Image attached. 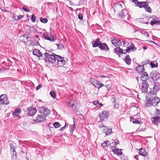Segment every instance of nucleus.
<instances>
[{
    "label": "nucleus",
    "instance_id": "obj_1",
    "mask_svg": "<svg viewBox=\"0 0 160 160\" xmlns=\"http://www.w3.org/2000/svg\"><path fill=\"white\" fill-rule=\"evenodd\" d=\"M160 105V98L157 97L149 98L145 103V105L149 107L153 106L155 108Z\"/></svg>",
    "mask_w": 160,
    "mask_h": 160
},
{
    "label": "nucleus",
    "instance_id": "obj_2",
    "mask_svg": "<svg viewBox=\"0 0 160 160\" xmlns=\"http://www.w3.org/2000/svg\"><path fill=\"white\" fill-rule=\"evenodd\" d=\"M54 54L53 55L49 54L47 52L43 54V57H45L44 59L45 62L48 61L51 63H53L56 61V56Z\"/></svg>",
    "mask_w": 160,
    "mask_h": 160
},
{
    "label": "nucleus",
    "instance_id": "obj_3",
    "mask_svg": "<svg viewBox=\"0 0 160 160\" xmlns=\"http://www.w3.org/2000/svg\"><path fill=\"white\" fill-rule=\"evenodd\" d=\"M56 56L57 64L56 66L57 67L63 66L65 64L66 62L64 59V58L60 56L54 54Z\"/></svg>",
    "mask_w": 160,
    "mask_h": 160
},
{
    "label": "nucleus",
    "instance_id": "obj_4",
    "mask_svg": "<svg viewBox=\"0 0 160 160\" xmlns=\"http://www.w3.org/2000/svg\"><path fill=\"white\" fill-rule=\"evenodd\" d=\"M146 2H138L137 5H136V6L139 7L140 8H144L145 10L148 12H151V9L148 6V5L146 4Z\"/></svg>",
    "mask_w": 160,
    "mask_h": 160
},
{
    "label": "nucleus",
    "instance_id": "obj_5",
    "mask_svg": "<svg viewBox=\"0 0 160 160\" xmlns=\"http://www.w3.org/2000/svg\"><path fill=\"white\" fill-rule=\"evenodd\" d=\"M39 111L41 113L44 114L45 117L49 115L51 113L50 110L43 107L39 108Z\"/></svg>",
    "mask_w": 160,
    "mask_h": 160
},
{
    "label": "nucleus",
    "instance_id": "obj_6",
    "mask_svg": "<svg viewBox=\"0 0 160 160\" xmlns=\"http://www.w3.org/2000/svg\"><path fill=\"white\" fill-rule=\"evenodd\" d=\"M0 102L1 104H9V102L6 95L2 94L1 96Z\"/></svg>",
    "mask_w": 160,
    "mask_h": 160
},
{
    "label": "nucleus",
    "instance_id": "obj_7",
    "mask_svg": "<svg viewBox=\"0 0 160 160\" xmlns=\"http://www.w3.org/2000/svg\"><path fill=\"white\" fill-rule=\"evenodd\" d=\"M27 110L28 115L30 116L34 115L37 112L36 109L35 108L32 107L28 108Z\"/></svg>",
    "mask_w": 160,
    "mask_h": 160
},
{
    "label": "nucleus",
    "instance_id": "obj_8",
    "mask_svg": "<svg viewBox=\"0 0 160 160\" xmlns=\"http://www.w3.org/2000/svg\"><path fill=\"white\" fill-rule=\"evenodd\" d=\"M128 11L126 9H122L120 12H119L118 15V17L119 18H124L125 17L127 16L128 14Z\"/></svg>",
    "mask_w": 160,
    "mask_h": 160
},
{
    "label": "nucleus",
    "instance_id": "obj_9",
    "mask_svg": "<svg viewBox=\"0 0 160 160\" xmlns=\"http://www.w3.org/2000/svg\"><path fill=\"white\" fill-rule=\"evenodd\" d=\"M148 82H143L142 83L141 89L142 92H146L148 91Z\"/></svg>",
    "mask_w": 160,
    "mask_h": 160
},
{
    "label": "nucleus",
    "instance_id": "obj_10",
    "mask_svg": "<svg viewBox=\"0 0 160 160\" xmlns=\"http://www.w3.org/2000/svg\"><path fill=\"white\" fill-rule=\"evenodd\" d=\"M46 119L45 116L43 115H38L34 120V121L36 122H41L45 121Z\"/></svg>",
    "mask_w": 160,
    "mask_h": 160
},
{
    "label": "nucleus",
    "instance_id": "obj_11",
    "mask_svg": "<svg viewBox=\"0 0 160 160\" xmlns=\"http://www.w3.org/2000/svg\"><path fill=\"white\" fill-rule=\"evenodd\" d=\"M77 103L74 100H72L68 102V105L74 110H76V105Z\"/></svg>",
    "mask_w": 160,
    "mask_h": 160
},
{
    "label": "nucleus",
    "instance_id": "obj_12",
    "mask_svg": "<svg viewBox=\"0 0 160 160\" xmlns=\"http://www.w3.org/2000/svg\"><path fill=\"white\" fill-rule=\"evenodd\" d=\"M108 112L107 111H104L99 114V117L101 118V120H103L104 119L108 117Z\"/></svg>",
    "mask_w": 160,
    "mask_h": 160
},
{
    "label": "nucleus",
    "instance_id": "obj_13",
    "mask_svg": "<svg viewBox=\"0 0 160 160\" xmlns=\"http://www.w3.org/2000/svg\"><path fill=\"white\" fill-rule=\"evenodd\" d=\"M141 80L143 82H146L149 78V76L146 72H144L140 78Z\"/></svg>",
    "mask_w": 160,
    "mask_h": 160
},
{
    "label": "nucleus",
    "instance_id": "obj_14",
    "mask_svg": "<svg viewBox=\"0 0 160 160\" xmlns=\"http://www.w3.org/2000/svg\"><path fill=\"white\" fill-rule=\"evenodd\" d=\"M99 48L101 50H104L108 51L109 48L107 45L105 43H102L101 42V44H99Z\"/></svg>",
    "mask_w": 160,
    "mask_h": 160
},
{
    "label": "nucleus",
    "instance_id": "obj_15",
    "mask_svg": "<svg viewBox=\"0 0 160 160\" xmlns=\"http://www.w3.org/2000/svg\"><path fill=\"white\" fill-rule=\"evenodd\" d=\"M152 73V78L153 80L156 81L160 78V75L158 72L156 71L153 72Z\"/></svg>",
    "mask_w": 160,
    "mask_h": 160
},
{
    "label": "nucleus",
    "instance_id": "obj_16",
    "mask_svg": "<svg viewBox=\"0 0 160 160\" xmlns=\"http://www.w3.org/2000/svg\"><path fill=\"white\" fill-rule=\"evenodd\" d=\"M112 149L114 153L116 154L119 156L121 155L122 154V152H121L122 149H118L115 148L114 147H112Z\"/></svg>",
    "mask_w": 160,
    "mask_h": 160
},
{
    "label": "nucleus",
    "instance_id": "obj_17",
    "mask_svg": "<svg viewBox=\"0 0 160 160\" xmlns=\"http://www.w3.org/2000/svg\"><path fill=\"white\" fill-rule=\"evenodd\" d=\"M33 53L34 55H36L38 57H40L42 56V53L40 51L37 49H34L33 51Z\"/></svg>",
    "mask_w": 160,
    "mask_h": 160
},
{
    "label": "nucleus",
    "instance_id": "obj_18",
    "mask_svg": "<svg viewBox=\"0 0 160 160\" xmlns=\"http://www.w3.org/2000/svg\"><path fill=\"white\" fill-rule=\"evenodd\" d=\"M102 132L105 133V135L107 136L111 134L112 132V129H109L105 127L102 130Z\"/></svg>",
    "mask_w": 160,
    "mask_h": 160
},
{
    "label": "nucleus",
    "instance_id": "obj_19",
    "mask_svg": "<svg viewBox=\"0 0 160 160\" xmlns=\"http://www.w3.org/2000/svg\"><path fill=\"white\" fill-rule=\"evenodd\" d=\"M153 120L152 123L156 125H158V123L160 122V117L159 116H156L152 117Z\"/></svg>",
    "mask_w": 160,
    "mask_h": 160
},
{
    "label": "nucleus",
    "instance_id": "obj_20",
    "mask_svg": "<svg viewBox=\"0 0 160 160\" xmlns=\"http://www.w3.org/2000/svg\"><path fill=\"white\" fill-rule=\"evenodd\" d=\"M160 89V84L158 82H156L153 88V91L157 92Z\"/></svg>",
    "mask_w": 160,
    "mask_h": 160
},
{
    "label": "nucleus",
    "instance_id": "obj_21",
    "mask_svg": "<svg viewBox=\"0 0 160 160\" xmlns=\"http://www.w3.org/2000/svg\"><path fill=\"white\" fill-rule=\"evenodd\" d=\"M139 153L140 155H142L143 156H146L147 155V152L145 149L142 148L140 149Z\"/></svg>",
    "mask_w": 160,
    "mask_h": 160
},
{
    "label": "nucleus",
    "instance_id": "obj_22",
    "mask_svg": "<svg viewBox=\"0 0 160 160\" xmlns=\"http://www.w3.org/2000/svg\"><path fill=\"white\" fill-rule=\"evenodd\" d=\"M136 70L138 73L143 72L144 70V65H139L136 68Z\"/></svg>",
    "mask_w": 160,
    "mask_h": 160
},
{
    "label": "nucleus",
    "instance_id": "obj_23",
    "mask_svg": "<svg viewBox=\"0 0 160 160\" xmlns=\"http://www.w3.org/2000/svg\"><path fill=\"white\" fill-rule=\"evenodd\" d=\"M100 44H101V41L99 40V39H97L95 41L92 43V46L94 48L97 47H99Z\"/></svg>",
    "mask_w": 160,
    "mask_h": 160
},
{
    "label": "nucleus",
    "instance_id": "obj_24",
    "mask_svg": "<svg viewBox=\"0 0 160 160\" xmlns=\"http://www.w3.org/2000/svg\"><path fill=\"white\" fill-rule=\"evenodd\" d=\"M124 61L127 64L130 65L131 64V59L130 58L129 55H126L124 58Z\"/></svg>",
    "mask_w": 160,
    "mask_h": 160
},
{
    "label": "nucleus",
    "instance_id": "obj_25",
    "mask_svg": "<svg viewBox=\"0 0 160 160\" xmlns=\"http://www.w3.org/2000/svg\"><path fill=\"white\" fill-rule=\"evenodd\" d=\"M21 109L20 108H16L12 113V115L14 117H18L19 114L20 113Z\"/></svg>",
    "mask_w": 160,
    "mask_h": 160
},
{
    "label": "nucleus",
    "instance_id": "obj_26",
    "mask_svg": "<svg viewBox=\"0 0 160 160\" xmlns=\"http://www.w3.org/2000/svg\"><path fill=\"white\" fill-rule=\"evenodd\" d=\"M28 37L27 34H25L20 36L19 38V40L23 42H26V40L28 39Z\"/></svg>",
    "mask_w": 160,
    "mask_h": 160
},
{
    "label": "nucleus",
    "instance_id": "obj_27",
    "mask_svg": "<svg viewBox=\"0 0 160 160\" xmlns=\"http://www.w3.org/2000/svg\"><path fill=\"white\" fill-rule=\"evenodd\" d=\"M98 81H97L95 79H93L92 78H90V82L95 87L96 86L98 82Z\"/></svg>",
    "mask_w": 160,
    "mask_h": 160
},
{
    "label": "nucleus",
    "instance_id": "obj_28",
    "mask_svg": "<svg viewBox=\"0 0 160 160\" xmlns=\"http://www.w3.org/2000/svg\"><path fill=\"white\" fill-rule=\"evenodd\" d=\"M130 121L131 122H132L133 123L135 124H140V121L137 120V119L134 118H131L130 119Z\"/></svg>",
    "mask_w": 160,
    "mask_h": 160
},
{
    "label": "nucleus",
    "instance_id": "obj_29",
    "mask_svg": "<svg viewBox=\"0 0 160 160\" xmlns=\"http://www.w3.org/2000/svg\"><path fill=\"white\" fill-rule=\"evenodd\" d=\"M98 82L97 84L96 87L98 88V89H99L102 87L104 86V84L102 83H101L100 81H98Z\"/></svg>",
    "mask_w": 160,
    "mask_h": 160
},
{
    "label": "nucleus",
    "instance_id": "obj_30",
    "mask_svg": "<svg viewBox=\"0 0 160 160\" xmlns=\"http://www.w3.org/2000/svg\"><path fill=\"white\" fill-rule=\"evenodd\" d=\"M160 22V21L159 20H157L155 19H153L151 21L150 24H151V25L152 26L155 24L158 23H159Z\"/></svg>",
    "mask_w": 160,
    "mask_h": 160
},
{
    "label": "nucleus",
    "instance_id": "obj_31",
    "mask_svg": "<svg viewBox=\"0 0 160 160\" xmlns=\"http://www.w3.org/2000/svg\"><path fill=\"white\" fill-rule=\"evenodd\" d=\"M56 39V38L54 37L53 35H50L48 40L52 42H54Z\"/></svg>",
    "mask_w": 160,
    "mask_h": 160
},
{
    "label": "nucleus",
    "instance_id": "obj_32",
    "mask_svg": "<svg viewBox=\"0 0 160 160\" xmlns=\"http://www.w3.org/2000/svg\"><path fill=\"white\" fill-rule=\"evenodd\" d=\"M118 40H116V39H113L112 41V44L114 45L115 46H116L117 45V43L118 42Z\"/></svg>",
    "mask_w": 160,
    "mask_h": 160
},
{
    "label": "nucleus",
    "instance_id": "obj_33",
    "mask_svg": "<svg viewBox=\"0 0 160 160\" xmlns=\"http://www.w3.org/2000/svg\"><path fill=\"white\" fill-rule=\"evenodd\" d=\"M43 36L46 39H48V37H50V35L49 34V33L48 32H46L43 33Z\"/></svg>",
    "mask_w": 160,
    "mask_h": 160
},
{
    "label": "nucleus",
    "instance_id": "obj_34",
    "mask_svg": "<svg viewBox=\"0 0 160 160\" xmlns=\"http://www.w3.org/2000/svg\"><path fill=\"white\" fill-rule=\"evenodd\" d=\"M140 32L142 34L144 35V36H147V37H148L149 36V35L148 32L144 30H141Z\"/></svg>",
    "mask_w": 160,
    "mask_h": 160
},
{
    "label": "nucleus",
    "instance_id": "obj_35",
    "mask_svg": "<svg viewBox=\"0 0 160 160\" xmlns=\"http://www.w3.org/2000/svg\"><path fill=\"white\" fill-rule=\"evenodd\" d=\"M40 21L43 23H46L47 22L48 20L47 18H40Z\"/></svg>",
    "mask_w": 160,
    "mask_h": 160
},
{
    "label": "nucleus",
    "instance_id": "obj_36",
    "mask_svg": "<svg viewBox=\"0 0 160 160\" xmlns=\"http://www.w3.org/2000/svg\"><path fill=\"white\" fill-rule=\"evenodd\" d=\"M56 45L57 46L58 48L60 50H62L64 48V46L63 44H57Z\"/></svg>",
    "mask_w": 160,
    "mask_h": 160
},
{
    "label": "nucleus",
    "instance_id": "obj_37",
    "mask_svg": "<svg viewBox=\"0 0 160 160\" xmlns=\"http://www.w3.org/2000/svg\"><path fill=\"white\" fill-rule=\"evenodd\" d=\"M50 95L51 97H53V98H56V93L54 91H51L50 92Z\"/></svg>",
    "mask_w": 160,
    "mask_h": 160
},
{
    "label": "nucleus",
    "instance_id": "obj_38",
    "mask_svg": "<svg viewBox=\"0 0 160 160\" xmlns=\"http://www.w3.org/2000/svg\"><path fill=\"white\" fill-rule=\"evenodd\" d=\"M75 129V124H73L71 126V130H70V133L71 134L73 132Z\"/></svg>",
    "mask_w": 160,
    "mask_h": 160
},
{
    "label": "nucleus",
    "instance_id": "obj_39",
    "mask_svg": "<svg viewBox=\"0 0 160 160\" xmlns=\"http://www.w3.org/2000/svg\"><path fill=\"white\" fill-rule=\"evenodd\" d=\"M53 125L56 128H58V127H60L59 123L58 122H54L53 123Z\"/></svg>",
    "mask_w": 160,
    "mask_h": 160
},
{
    "label": "nucleus",
    "instance_id": "obj_40",
    "mask_svg": "<svg viewBox=\"0 0 160 160\" xmlns=\"http://www.w3.org/2000/svg\"><path fill=\"white\" fill-rule=\"evenodd\" d=\"M150 62L149 60H146L142 62L141 63L142 64V65H146L149 63Z\"/></svg>",
    "mask_w": 160,
    "mask_h": 160
},
{
    "label": "nucleus",
    "instance_id": "obj_41",
    "mask_svg": "<svg viewBox=\"0 0 160 160\" xmlns=\"http://www.w3.org/2000/svg\"><path fill=\"white\" fill-rule=\"evenodd\" d=\"M155 112L157 115H158V116H160V110L159 109L156 108L155 110Z\"/></svg>",
    "mask_w": 160,
    "mask_h": 160
},
{
    "label": "nucleus",
    "instance_id": "obj_42",
    "mask_svg": "<svg viewBox=\"0 0 160 160\" xmlns=\"http://www.w3.org/2000/svg\"><path fill=\"white\" fill-rule=\"evenodd\" d=\"M31 20L32 22H34L36 21V17L34 14H32V16Z\"/></svg>",
    "mask_w": 160,
    "mask_h": 160
},
{
    "label": "nucleus",
    "instance_id": "obj_43",
    "mask_svg": "<svg viewBox=\"0 0 160 160\" xmlns=\"http://www.w3.org/2000/svg\"><path fill=\"white\" fill-rule=\"evenodd\" d=\"M22 9L24 11H26L27 12H30V10L29 9L24 7H23L22 8Z\"/></svg>",
    "mask_w": 160,
    "mask_h": 160
},
{
    "label": "nucleus",
    "instance_id": "obj_44",
    "mask_svg": "<svg viewBox=\"0 0 160 160\" xmlns=\"http://www.w3.org/2000/svg\"><path fill=\"white\" fill-rule=\"evenodd\" d=\"M78 18L80 20H82L83 19V15L82 13H79L78 15Z\"/></svg>",
    "mask_w": 160,
    "mask_h": 160
},
{
    "label": "nucleus",
    "instance_id": "obj_45",
    "mask_svg": "<svg viewBox=\"0 0 160 160\" xmlns=\"http://www.w3.org/2000/svg\"><path fill=\"white\" fill-rule=\"evenodd\" d=\"M131 48L128 47L127 49L126 50V51L125 52H124V54H125L126 53H129L131 50Z\"/></svg>",
    "mask_w": 160,
    "mask_h": 160
},
{
    "label": "nucleus",
    "instance_id": "obj_46",
    "mask_svg": "<svg viewBox=\"0 0 160 160\" xmlns=\"http://www.w3.org/2000/svg\"><path fill=\"white\" fill-rule=\"evenodd\" d=\"M118 48L119 49V53L121 54H124V52H123V50L122 49L119 48V47H118Z\"/></svg>",
    "mask_w": 160,
    "mask_h": 160
},
{
    "label": "nucleus",
    "instance_id": "obj_47",
    "mask_svg": "<svg viewBox=\"0 0 160 160\" xmlns=\"http://www.w3.org/2000/svg\"><path fill=\"white\" fill-rule=\"evenodd\" d=\"M132 2H134L135 4V6L138 3V2H141L138 1V0H131Z\"/></svg>",
    "mask_w": 160,
    "mask_h": 160
},
{
    "label": "nucleus",
    "instance_id": "obj_48",
    "mask_svg": "<svg viewBox=\"0 0 160 160\" xmlns=\"http://www.w3.org/2000/svg\"><path fill=\"white\" fill-rule=\"evenodd\" d=\"M8 69V68H2L0 69V71L2 72H3L6 70Z\"/></svg>",
    "mask_w": 160,
    "mask_h": 160
},
{
    "label": "nucleus",
    "instance_id": "obj_49",
    "mask_svg": "<svg viewBox=\"0 0 160 160\" xmlns=\"http://www.w3.org/2000/svg\"><path fill=\"white\" fill-rule=\"evenodd\" d=\"M150 65L151 66V67L152 68H155L156 67V65L154 64L152 62H151L150 63Z\"/></svg>",
    "mask_w": 160,
    "mask_h": 160
},
{
    "label": "nucleus",
    "instance_id": "obj_50",
    "mask_svg": "<svg viewBox=\"0 0 160 160\" xmlns=\"http://www.w3.org/2000/svg\"><path fill=\"white\" fill-rule=\"evenodd\" d=\"M23 17V15H19V16H17V20H20Z\"/></svg>",
    "mask_w": 160,
    "mask_h": 160
},
{
    "label": "nucleus",
    "instance_id": "obj_51",
    "mask_svg": "<svg viewBox=\"0 0 160 160\" xmlns=\"http://www.w3.org/2000/svg\"><path fill=\"white\" fill-rule=\"evenodd\" d=\"M42 87V85L41 84H39L36 88V90H38Z\"/></svg>",
    "mask_w": 160,
    "mask_h": 160
},
{
    "label": "nucleus",
    "instance_id": "obj_52",
    "mask_svg": "<svg viewBox=\"0 0 160 160\" xmlns=\"http://www.w3.org/2000/svg\"><path fill=\"white\" fill-rule=\"evenodd\" d=\"M106 146H107V143L106 144V141L103 143L102 145H101V146L103 148H104Z\"/></svg>",
    "mask_w": 160,
    "mask_h": 160
},
{
    "label": "nucleus",
    "instance_id": "obj_53",
    "mask_svg": "<svg viewBox=\"0 0 160 160\" xmlns=\"http://www.w3.org/2000/svg\"><path fill=\"white\" fill-rule=\"evenodd\" d=\"M106 144L107 143V146H111V144L110 142L108 141H106Z\"/></svg>",
    "mask_w": 160,
    "mask_h": 160
},
{
    "label": "nucleus",
    "instance_id": "obj_54",
    "mask_svg": "<svg viewBox=\"0 0 160 160\" xmlns=\"http://www.w3.org/2000/svg\"><path fill=\"white\" fill-rule=\"evenodd\" d=\"M10 146L11 148H12V149H13L14 148H15V146L12 143L10 144Z\"/></svg>",
    "mask_w": 160,
    "mask_h": 160
},
{
    "label": "nucleus",
    "instance_id": "obj_55",
    "mask_svg": "<svg viewBox=\"0 0 160 160\" xmlns=\"http://www.w3.org/2000/svg\"><path fill=\"white\" fill-rule=\"evenodd\" d=\"M134 47V45L133 44H132L129 47L131 50H132Z\"/></svg>",
    "mask_w": 160,
    "mask_h": 160
},
{
    "label": "nucleus",
    "instance_id": "obj_56",
    "mask_svg": "<svg viewBox=\"0 0 160 160\" xmlns=\"http://www.w3.org/2000/svg\"><path fill=\"white\" fill-rule=\"evenodd\" d=\"M13 18L15 20H17V16L14 14L13 15Z\"/></svg>",
    "mask_w": 160,
    "mask_h": 160
},
{
    "label": "nucleus",
    "instance_id": "obj_57",
    "mask_svg": "<svg viewBox=\"0 0 160 160\" xmlns=\"http://www.w3.org/2000/svg\"><path fill=\"white\" fill-rule=\"evenodd\" d=\"M98 100H96V101H94L93 102V103L95 105H97V104H98Z\"/></svg>",
    "mask_w": 160,
    "mask_h": 160
},
{
    "label": "nucleus",
    "instance_id": "obj_58",
    "mask_svg": "<svg viewBox=\"0 0 160 160\" xmlns=\"http://www.w3.org/2000/svg\"><path fill=\"white\" fill-rule=\"evenodd\" d=\"M10 150L11 152H13V154H14L15 152H16L15 148H14L13 149H12V148H11Z\"/></svg>",
    "mask_w": 160,
    "mask_h": 160
},
{
    "label": "nucleus",
    "instance_id": "obj_59",
    "mask_svg": "<svg viewBox=\"0 0 160 160\" xmlns=\"http://www.w3.org/2000/svg\"><path fill=\"white\" fill-rule=\"evenodd\" d=\"M114 52L116 53L117 54L119 53V50H118L116 48H114Z\"/></svg>",
    "mask_w": 160,
    "mask_h": 160
},
{
    "label": "nucleus",
    "instance_id": "obj_60",
    "mask_svg": "<svg viewBox=\"0 0 160 160\" xmlns=\"http://www.w3.org/2000/svg\"><path fill=\"white\" fill-rule=\"evenodd\" d=\"M104 87L107 88L108 90H109V88H108L109 87V85L107 84V85H105Z\"/></svg>",
    "mask_w": 160,
    "mask_h": 160
},
{
    "label": "nucleus",
    "instance_id": "obj_61",
    "mask_svg": "<svg viewBox=\"0 0 160 160\" xmlns=\"http://www.w3.org/2000/svg\"><path fill=\"white\" fill-rule=\"evenodd\" d=\"M26 32L28 33H30L31 32V30L30 29H29L28 30H27Z\"/></svg>",
    "mask_w": 160,
    "mask_h": 160
},
{
    "label": "nucleus",
    "instance_id": "obj_62",
    "mask_svg": "<svg viewBox=\"0 0 160 160\" xmlns=\"http://www.w3.org/2000/svg\"><path fill=\"white\" fill-rule=\"evenodd\" d=\"M118 141V139H116L113 141V142L115 143V144L116 145L117 144V142Z\"/></svg>",
    "mask_w": 160,
    "mask_h": 160
},
{
    "label": "nucleus",
    "instance_id": "obj_63",
    "mask_svg": "<svg viewBox=\"0 0 160 160\" xmlns=\"http://www.w3.org/2000/svg\"><path fill=\"white\" fill-rule=\"evenodd\" d=\"M66 123H65V126H64V127H62V128L60 129V131H62V130H64V129H65V127H66Z\"/></svg>",
    "mask_w": 160,
    "mask_h": 160
},
{
    "label": "nucleus",
    "instance_id": "obj_64",
    "mask_svg": "<svg viewBox=\"0 0 160 160\" xmlns=\"http://www.w3.org/2000/svg\"><path fill=\"white\" fill-rule=\"evenodd\" d=\"M98 126L100 128H102V127H104V125L103 124H99Z\"/></svg>",
    "mask_w": 160,
    "mask_h": 160
}]
</instances>
